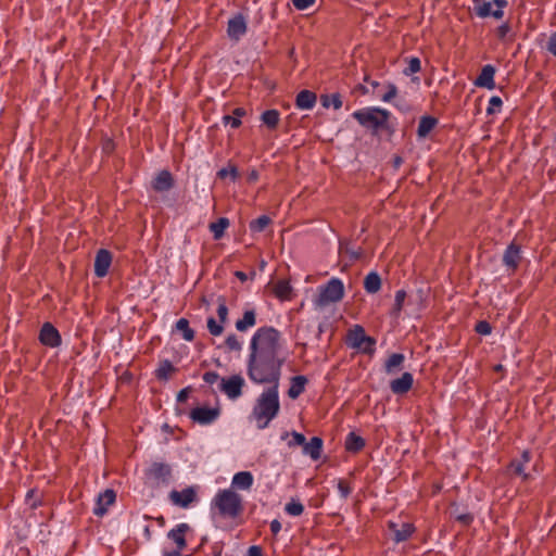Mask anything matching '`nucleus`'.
I'll return each mask as SVG.
<instances>
[{
  "label": "nucleus",
  "instance_id": "nucleus-1",
  "mask_svg": "<svg viewBox=\"0 0 556 556\" xmlns=\"http://www.w3.org/2000/svg\"><path fill=\"white\" fill-rule=\"evenodd\" d=\"M280 332L271 327L258 328L251 338L247 375L256 384L279 386L285 358L279 356Z\"/></svg>",
  "mask_w": 556,
  "mask_h": 556
},
{
  "label": "nucleus",
  "instance_id": "nucleus-2",
  "mask_svg": "<svg viewBox=\"0 0 556 556\" xmlns=\"http://www.w3.org/2000/svg\"><path fill=\"white\" fill-rule=\"evenodd\" d=\"M279 386H269L256 399L252 408L251 418L256 421V427L263 430L275 419L280 410Z\"/></svg>",
  "mask_w": 556,
  "mask_h": 556
},
{
  "label": "nucleus",
  "instance_id": "nucleus-3",
  "mask_svg": "<svg viewBox=\"0 0 556 556\" xmlns=\"http://www.w3.org/2000/svg\"><path fill=\"white\" fill-rule=\"evenodd\" d=\"M361 126L377 135L380 130H386L390 136L394 134V128L389 124L390 112L386 109L370 106L357 110L352 114Z\"/></svg>",
  "mask_w": 556,
  "mask_h": 556
},
{
  "label": "nucleus",
  "instance_id": "nucleus-4",
  "mask_svg": "<svg viewBox=\"0 0 556 556\" xmlns=\"http://www.w3.org/2000/svg\"><path fill=\"white\" fill-rule=\"evenodd\" d=\"M222 517L237 518L243 511L242 497L230 489L219 490L212 501Z\"/></svg>",
  "mask_w": 556,
  "mask_h": 556
},
{
  "label": "nucleus",
  "instance_id": "nucleus-5",
  "mask_svg": "<svg viewBox=\"0 0 556 556\" xmlns=\"http://www.w3.org/2000/svg\"><path fill=\"white\" fill-rule=\"evenodd\" d=\"M344 296V285L339 278H331L326 285L319 287V293L314 303L324 307L330 303L340 302Z\"/></svg>",
  "mask_w": 556,
  "mask_h": 556
},
{
  "label": "nucleus",
  "instance_id": "nucleus-6",
  "mask_svg": "<svg viewBox=\"0 0 556 556\" xmlns=\"http://www.w3.org/2000/svg\"><path fill=\"white\" fill-rule=\"evenodd\" d=\"M348 345L367 355H372L376 351L375 338L367 336L365 329L359 325H355L349 331Z\"/></svg>",
  "mask_w": 556,
  "mask_h": 556
},
{
  "label": "nucleus",
  "instance_id": "nucleus-7",
  "mask_svg": "<svg viewBox=\"0 0 556 556\" xmlns=\"http://www.w3.org/2000/svg\"><path fill=\"white\" fill-rule=\"evenodd\" d=\"M473 2V11L477 16L481 18L485 17H494L495 20H501L504 16L503 9L507 7V0H472Z\"/></svg>",
  "mask_w": 556,
  "mask_h": 556
},
{
  "label": "nucleus",
  "instance_id": "nucleus-8",
  "mask_svg": "<svg viewBox=\"0 0 556 556\" xmlns=\"http://www.w3.org/2000/svg\"><path fill=\"white\" fill-rule=\"evenodd\" d=\"M146 477L154 484H168L172 478V467L168 464L154 462L146 470Z\"/></svg>",
  "mask_w": 556,
  "mask_h": 556
},
{
  "label": "nucleus",
  "instance_id": "nucleus-9",
  "mask_svg": "<svg viewBox=\"0 0 556 556\" xmlns=\"http://www.w3.org/2000/svg\"><path fill=\"white\" fill-rule=\"evenodd\" d=\"M217 304V316L219 318V323H217L214 317H208L207 319L208 332L214 337L220 336L223 333L224 324L228 320V307L226 305L225 296H218Z\"/></svg>",
  "mask_w": 556,
  "mask_h": 556
},
{
  "label": "nucleus",
  "instance_id": "nucleus-10",
  "mask_svg": "<svg viewBox=\"0 0 556 556\" xmlns=\"http://www.w3.org/2000/svg\"><path fill=\"white\" fill-rule=\"evenodd\" d=\"M244 383V379L240 375H232L228 378L220 379L219 389L229 399L236 400L242 395Z\"/></svg>",
  "mask_w": 556,
  "mask_h": 556
},
{
  "label": "nucleus",
  "instance_id": "nucleus-11",
  "mask_svg": "<svg viewBox=\"0 0 556 556\" xmlns=\"http://www.w3.org/2000/svg\"><path fill=\"white\" fill-rule=\"evenodd\" d=\"M220 415V408L218 406L216 407H195L191 409L189 417L192 419L193 422H197L202 426L211 425L213 424Z\"/></svg>",
  "mask_w": 556,
  "mask_h": 556
},
{
  "label": "nucleus",
  "instance_id": "nucleus-12",
  "mask_svg": "<svg viewBox=\"0 0 556 556\" xmlns=\"http://www.w3.org/2000/svg\"><path fill=\"white\" fill-rule=\"evenodd\" d=\"M38 340L42 345L51 349L58 348L62 343L59 330L49 321L41 326Z\"/></svg>",
  "mask_w": 556,
  "mask_h": 556
},
{
  "label": "nucleus",
  "instance_id": "nucleus-13",
  "mask_svg": "<svg viewBox=\"0 0 556 556\" xmlns=\"http://www.w3.org/2000/svg\"><path fill=\"white\" fill-rule=\"evenodd\" d=\"M168 497L174 505L188 508L197 501V490L194 486H187L181 491L172 490Z\"/></svg>",
  "mask_w": 556,
  "mask_h": 556
},
{
  "label": "nucleus",
  "instance_id": "nucleus-14",
  "mask_svg": "<svg viewBox=\"0 0 556 556\" xmlns=\"http://www.w3.org/2000/svg\"><path fill=\"white\" fill-rule=\"evenodd\" d=\"M388 528L393 534V542L396 544L407 541L416 531L415 526L410 522L397 523L392 520L388 522Z\"/></svg>",
  "mask_w": 556,
  "mask_h": 556
},
{
  "label": "nucleus",
  "instance_id": "nucleus-15",
  "mask_svg": "<svg viewBox=\"0 0 556 556\" xmlns=\"http://www.w3.org/2000/svg\"><path fill=\"white\" fill-rule=\"evenodd\" d=\"M521 248L520 245L511 242L503 254V265L507 270L515 273L521 261Z\"/></svg>",
  "mask_w": 556,
  "mask_h": 556
},
{
  "label": "nucleus",
  "instance_id": "nucleus-16",
  "mask_svg": "<svg viewBox=\"0 0 556 556\" xmlns=\"http://www.w3.org/2000/svg\"><path fill=\"white\" fill-rule=\"evenodd\" d=\"M248 26L245 17L238 13L228 21L227 35L231 40L238 41L245 33Z\"/></svg>",
  "mask_w": 556,
  "mask_h": 556
},
{
  "label": "nucleus",
  "instance_id": "nucleus-17",
  "mask_svg": "<svg viewBox=\"0 0 556 556\" xmlns=\"http://www.w3.org/2000/svg\"><path fill=\"white\" fill-rule=\"evenodd\" d=\"M116 493L113 489H105L97 496L93 514L102 517L106 514L108 508L115 503Z\"/></svg>",
  "mask_w": 556,
  "mask_h": 556
},
{
  "label": "nucleus",
  "instance_id": "nucleus-18",
  "mask_svg": "<svg viewBox=\"0 0 556 556\" xmlns=\"http://www.w3.org/2000/svg\"><path fill=\"white\" fill-rule=\"evenodd\" d=\"M112 263V253L106 249H100L94 258V274L97 277L102 278L108 275L109 268Z\"/></svg>",
  "mask_w": 556,
  "mask_h": 556
},
{
  "label": "nucleus",
  "instance_id": "nucleus-19",
  "mask_svg": "<svg viewBox=\"0 0 556 556\" xmlns=\"http://www.w3.org/2000/svg\"><path fill=\"white\" fill-rule=\"evenodd\" d=\"M151 185L154 191L166 192L174 187L175 180L169 170L163 169L154 177Z\"/></svg>",
  "mask_w": 556,
  "mask_h": 556
},
{
  "label": "nucleus",
  "instance_id": "nucleus-20",
  "mask_svg": "<svg viewBox=\"0 0 556 556\" xmlns=\"http://www.w3.org/2000/svg\"><path fill=\"white\" fill-rule=\"evenodd\" d=\"M190 530L188 523H179L167 533V538L176 544V549L182 552L187 546L186 533Z\"/></svg>",
  "mask_w": 556,
  "mask_h": 556
},
{
  "label": "nucleus",
  "instance_id": "nucleus-21",
  "mask_svg": "<svg viewBox=\"0 0 556 556\" xmlns=\"http://www.w3.org/2000/svg\"><path fill=\"white\" fill-rule=\"evenodd\" d=\"M414 383V377L410 372H404L400 378H396L390 382V389L394 394L407 393Z\"/></svg>",
  "mask_w": 556,
  "mask_h": 556
},
{
  "label": "nucleus",
  "instance_id": "nucleus-22",
  "mask_svg": "<svg viewBox=\"0 0 556 556\" xmlns=\"http://www.w3.org/2000/svg\"><path fill=\"white\" fill-rule=\"evenodd\" d=\"M494 75H495V67L491 64H486L482 67L481 73L475 80V86L486 88V89H494L495 83H494Z\"/></svg>",
  "mask_w": 556,
  "mask_h": 556
},
{
  "label": "nucleus",
  "instance_id": "nucleus-23",
  "mask_svg": "<svg viewBox=\"0 0 556 556\" xmlns=\"http://www.w3.org/2000/svg\"><path fill=\"white\" fill-rule=\"evenodd\" d=\"M531 453L523 451L520 458L511 459L508 469L516 476L522 477L523 480H528L530 475L525 472V466L530 462Z\"/></svg>",
  "mask_w": 556,
  "mask_h": 556
},
{
  "label": "nucleus",
  "instance_id": "nucleus-24",
  "mask_svg": "<svg viewBox=\"0 0 556 556\" xmlns=\"http://www.w3.org/2000/svg\"><path fill=\"white\" fill-rule=\"evenodd\" d=\"M324 441L319 437H313L309 442H305L302 448L304 455H308L313 460H318L323 453Z\"/></svg>",
  "mask_w": 556,
  "mask_h": 556
},
{
  "label": "nucleus",
  "instance_id": "nucleus-25",
  "mask_svg": "<svg viewBox=\"0 0 556 556\" xmlns=\"http://www.w3.org/2000/svg\"><path fill=\"white\" fill-rule=\"evenodd\" d=\"M317 101L315 92L304 89L301 90L295 98V105L300 110H312Z\"/></svg>",
  "mask_w": 556,
  "mask_h": 556
},
{
  "label": "nucleus",
  "instance_id": "nucleus-26",
  "mask_svg": "<svg viewBox=\"0 0 556 556\" xmlns=\"http://www.w3.org/2000/svg\"><path fill=\"white\" fill-rule=\"evenodd\" d=\"M366 445L365 439L355 432H350L344 441V448L349 453L357 454L359 453Z\"/></svg>",
  "mask_w": 556,
  "mask_h": 556
},
{
  "label": "nucleus",
  "instance_id": "nucleus-27",
  "mask_svg": "<svg viewBox=\"0 0 556 556\" xmlns=\"http://www.w3.org/2000/svg\"><path fill=\"white\" fill-rule=\"evenodd\" d=\"M307 381V378L302 375L292 377L288 396L292 400L298 399L304 392Z\"/></svg>",
  "mask_w": 556,
  "mask_h": 556
},
{
  "label": "nucleus",
  "instance_id": "nucleus-28",
  "mask_svg": "<svg viewBox=\"0 0 556 556\" xmlns=\"http://www.w3.org/2000/svg\"><path fill=\"white\" fill-rule=\"evenodd\" d=\"M438 118L425 115L421 116L419 119L418 128H417V136L419 138H426L430 131L438 125Z\"/></svg>",
  "mask_w": 556,
  "mask_h": 556
},
{
  "label": "nucleus",
  "instance_id": "nucleus-29",
  "mask_svg": "<svg viewBox=\"0 0 556 556\" xmlns=\"http://www.w3.org/2000/svg\"><path fill=\"white\" fill-rule=\"evenodd\" d=\"M364 289L369 294H375L381 289V278L377 271H370L364 279Z\"/></svg>",
  "mask_w": 556,
  "mask_h": 556
},
{
  "label": "nucleus",
  "instance_id": "nucleus-30",
  "mask_svg": "<svg viewBox=\"0 0 556 556\" xmlns=\"http://www.w3.org/2000/svg\"><path fill=\"white\" fill-rule=\"evenodd\" d=\"M176 371L177 368L168 359H163L155 369V378L160 381H167L170 375Z\"/></svg>",
  "mask_w": 556,
  "mask_h": 556
},
{
  "label": "nucleus",
  "instance_id": "nucleus-31",
  "mask_svg": "<svg viewBox=\"0 0 556 556\" xmlns=\"http://www.w3.org/2000/svg\"><path fill=\"white\" fill-rule=\"evenodd\" d=\"M253 480L250 471H240L233 476L232 485L240 490H249L253 484Z\"/></svg>",
  "mask_w": 556,
  "mask_h": 556
},
{
  "label": "nucleus",
  "instance_id": "nucleus-32",
  "mask_svg": "<svg viewBox=\"0 0 556 556\" xmlns=\"http://www.w3.org/2000/svg\"><path fill=\"white\" fill-rule=\"evenodd\" d=\"M256 325V313L254 309L244 312L243 317L236 321V329L240 332L247 331L250 327Z\"/></svg>",
  "mask_w": 556,
  "mask_h": 556
},
{
  "label": "nucleus",
  "instance_id": "nucleus-33",
  "mask_svg": "<svg viewBox=\"0 0 556 556\" xmlns=\"http://www.w3.org/2000/svg\"><path fill=\"white\" fill-rule=\"evenodd\" d=\"M261 121L268 129L274 130L277 128L280 121V113L278 110H266L261 115Z\"/></svg>",
  "mask_w": 556,
  "mask_h": 556
},
{
  "label": "nucleus",
  "instance_id": "nucleus-34",
  "mask_svg": "<svg viewBox=\"0 0 556 556\" xmlns=\"http://www.w3.org/2000/svg\"><path fill=\"white\" fill-rule=\"evenodd\" d=\"M230 222L227 217H219L216 222L210 224L208 228L215 240L224 237L225 230L229 227Z\"/></svg>",
  "mask_w": 556,
  "mask_h": 556
},
{
  "label": "nucleus",
  "instance_id": "nucleus-35",
  "mask_svg": "<svg viewBox=\"0 0 556 556\" xmlns=\"http://www.w3.org/2000/svg\"><path fill=\"white\" fill-rule=\"evenodd\" d=\"M275 295L280 300H289L292 293V287L287 280H279L274 287Z\"/></svg>",
  "mask_w": 556,
  "mask_h": 556
},
{
  "label": "nucleus",
  "instance_id": "nucleus-36",
  "mask_svg": "<svg viewBox=\"0 0 556 556\" xmlns=\"http://www.w3.org/2000/svg\"><path fill=\"white\" fill-rule=\"evenodd\" d=\"M175 327L178 331H181L182 338L186 341L190 342L194 339L195 333H194V330L192 328H190L188 319H186V318L178 319Z\"/></svg>",
  "mask_w": 556,
  "mask_h": 556
},
{
  "label": "nucleus",
  "instance_id": "nucleus-37",
  "mask_svg": "<svg viewBox=\"0 0 556 556\" xmlns=\"http://www.w3.org/2000/svg\"><path fill=\"white\" fill-rule=\"evenodd\" d=\"M451 515L463 527H469L473 521V515L470 513L465 511L462 514H457V504H455V503L452 504Z\"/></svg>",
  "mask_w": 556,
  "mask_h": 556
},
{
  "label": "nucleus",
  "instance_id": "nucleus-38",
  "mask_svg": "<svg viewBox=\"0 0 556 556\" xmlns=\"http://www.w3.org/2000/svg\"><path fill=\"white\" fill-rule=\"evenodd\" d=\"M216 176L219 179H225V178L229 177L231 179V181L235 182L238 180L240 174H239L238 167L235 164L228 163V166L220 168L217 172Z\"/></svg>",
  "mask_w": 556,
  "mask_h": 556
},
{
  "label": "nucleus",
  "instance_id": "nucleus-39",
  "mask_svg": "<svg viewBox=\"0 0 556 556\" xmlns=\"http://www.w3.org/2000/svg\"><path fill=\"white\" fill-rule=\"evenodd\" d=\"M405 361V356L402 353H393L384 363V369L387 372H393L394 368L402 366Z\"/></svg>",
  "mask_w": 556,
  "mask_h": 556
},
{
  "label": "nucleus",
  "instance_id": "nucleus-40",
  "mask_svg": "<svg viewBox=\"0 0 556 556\" xmlns=\"http://www.w3.org/2000/svg\"><path fill=\"white\" fill-rule=\"evenodd\" d=\"M321 104L324 108L333 106L334 110H339L342 108V99L341 94L336 92L331 94L321 96Z\"/></svg>",
  "mask_w": 556,
  "mask_h": 556
},
{
  "label": "nucleus",
  "instance_id": "nucleus-41",
  "mask_svg": "<svg viewBox=\"0 0 556 556\" xmlns=\"http://www.w3.org/2000/svg\"><path fill=\"white\" fill-rule=\"evenodd\" d=\"M271 223V219L267 215H261L256 219L250 222V230L252 232H262Z\"/></svg>",
  "mask_w": 556,
  "mask_h": 556
},
{
  "label": "nucleus",
  "instance_id": "nucleus-42",
  "mask_svg": "<svg viewBox=\"0 0 556 556\" xmlns=\"http://www.w3.org/2000/svg\"><path fill=\"white\" fill-rule=\"evenodd\" d=\"M289 435L292 437V439L288 442V446L289 447H294V446H298V445H301L303 447V445L306 442L305 435L300 433V432H296V431H292L291 433H289L287 431L283 432L281 434V440H286Z\"/></svg>",
  "mask_w": 556,
  "mask_h": 556
},
{
  "label": "nucleus",
  "instance_id": "nucleus-43",
  "mask_svg": "<svg viewBox=\"0 0 556 556\" xmlns=\"http://www.w3.org/2000/svg\"><path fill=\"white\" fill-rule=\"evenodd\" d=\"M406 299L405 290L401 289L395 292L394 305L392 309V314L399 316L403 309V305Z\"/></svg>",
  "mask_w": 556,
  "mask_h": 556
},
{
  "label": "nucleus",
  "instance_id": "nucleus-44",
  "mask_svg": "<svg viewBox=\"0 0 556 556\" xmlns=\"http://www.w3.org/2000/svg\"><path fill=\"white\" fill-rule=\"evenodd\" d=\"M285 510L290 516H300L304 511V506L300 501L292 500L286 504Z\"/></svg>",
  "mask_w": 556,
  "mask_h": 556
},
{
  "label": "nucleus",
  "instance_id": "nucleus-45",
  "mask_svg": "<svg viewBox=\"0 0 556 556\" xmlns=\"http://www.w3.org/2000/svg\"><path fill=\"white\" fill-rule=\"evenodd\" d=\"M224 344L229 352H239L242 349L241 342L235 333H230Z\"/></svg>",
  "mask_w": 556,
  "mask_h": 556
},
{
  "label": "nucleus",
  "instance_id": "nucleus-46",
  "mask_svg": "<svg viewBox=\"0 0 556 556\" xmlns=\"http://www.w3.org/2000/svg\"><path fill=\"white\" fill-rule=\"evenodd\" d=\"M421 68V62L418 58H410L407 67L404 68L403 73L406 76L418 73Z\"/></svg>",
  "mask_w": 556,
  "mask_h": 556
},
{
  "label": "nucleus",
  "instance_id": "nucleus-47",
  "mask_svg": "<svg viewBox=\"0 0 556 556\" xmlns=\"http://www.w3.org/2000/svg\"><path fill=\"white\" fill-rule=\"evenodd\" d=\"M502 105H503V101L500 97H497V96L491 97V99L489 101V106L486 109V114L492 115V114L498 112L501 110Z\"/></svg>",
  "mask_w": 556,
  "mask_h": 556
},
{
  "label": "nucleus",
  "instance_id": "nucleus-48",
  "mask_svg": "<svg viewBox=\"0 0 556 556\" xmlns=\"http://www.w3.org/2000/svg\"><path fill=\"white\" fill-rule=\"evenodd\" d=\"M396 94H397V87L392 83H388L387 91L380 96V99L383 102H391L396 97Z\"/></svg>",
  "mask_w": 556,
  "mask_h": 556
},
{
  "label": "nucleus",
  "instance_id": "nucleus-49",
  "mask_svg": "<svg viewBox=\"0 0 556 556\" xmlns=\"http://www.w3.org/2000/svg\"><path fill=\"white\" fill-rule=\"evenodd\" d=\"M475 330L481 336H488L492 332V326L486 320H480L476 324Z\"/></svg>",
  "mask_w": 556,
  "mask_h": 556
},
{
  "label": "nucleus",
  "instance_id": "nucleus-50",
  "mask_svg": "<svg viewBox=\"0 0 556 556\" xmlns=\"http://www.w3.org/2000/svg\"><path fill=\"white\" fill-rule=\"evenodd\" d=\"M338 490H339L341 497L344 500L348 498L350 496V494L352 493V489H351L350 484L343 479H340L338 481Z\"/></svg>",
  "mask_w": 556,
  "mask_h": 556
},
{
  "label": "nucleus",
  "instance_id": "nucleus-51",
  "mask_svg": "<svg viewBox=\"0 0 556 556\" xmlns=\"http://www.w3.org/2000/svg\"><path fill=\"white\" fill-rule=\"evenodd\" d=\"M545 49L556 58V31H553L545 45Z\"/></svg>",
  "mask_w": 556,
  "mask_h": 556
},
{
  "label": "nucleus",
  "instance_id": "nucleus-52",
  "mask_svg": "<svg viewBox=\"0 0 556 556\" xmlns=\"http://www.w3.org/2000/svg\"><path fill=\"white\" fill-rule=\"evenodd\" d=\"M316 0H292L294 8L304 11L315 3Z\"/></svg>",
  "mask_w": 556,
  "mask_h": 556
},
{
  "label": "nucleus",
  "instance_id": "nucleus-53",
  "mask_svg": "<svg viewBox=\"0 0 556 556\" xmlns=\"http://www.w3.org/2000/svg\"><path fill=\"white\" fill-rule=\"evenodd\" d=\"M223 123L225 125H230L232 128H239L242 124L241 119L231 115L223 116Z\"/></svg>",
  "mask_w": 556,
  "mask_h": 556
},
{
  "label": "nucleus",
  "instance_id": "nucleus-54",
  "mask_svg": "<svg viewBox=\"0 0 556 556\" xmlns=\"http://www.w3.org/2000/svg\"><path fill=\"white\" fill-rule=\"evenodd\" d=\"M219 379V375L216 371H206L203 375V380L208 383L213 384Z\"/></svg>",
  "mask_w": 556,
  "mask_h": 556
},
{
  "label": "nucleus",
  "instance_id": "nucleus-55",
  "mask_svg": "<svg viewBox=\"0 0 556 556\" xmlns=\"http://www.w3.org/2000/svg\"><path fill=\"white\" fill-rule=\"evenodd\" d=\"M510 30L508 23H503L496 28V35L500 39H504Z\"/></svg>",
  "mask_w": 556,
  "mask_h": 556
},
{
  "label": "nucleus",
  "instance_id": "nucleus-56",
  "mask_svg": "<svg viewBox=\"0 0 556 556\" xmlns=\"http://www.w3.org/2000/svg\"><path fill=\"white\" fill-rule=\"evenodd\" d=\"M115 150V143L112 139L108 138L102 143V151L106 154L113 153Z\"/></svg>",
  "mask_w": 556,
  "mask_h": 556
},
{
  "label": "nucleus",
  "instance_id": "nucleus-57",
  "mask_svg": "<svg viewBox=\"0 0 556 556\" xmlns=\"http://www.w3.org/2000/svg\"><path fill=\"white\" fill-rule=\"evenodd\" d=\"M247 556H263V549L258 545H252L249 547Z\"/></svg>",
  "mask_w": 556,
  "mask_h": 556
},
{
  "label": "nucleus",
  "instance_id": "nucleus-58",
  "mask_svg": "<svg viewBox=\"0 0 556 556\" xmlns=\"http://www.w3.org/2000/svg\"><path fill=\"white\" fill-rule=\"evenodd\" d=\"M191 390V387H187V388H184L181 389L178 394H177V401L178 402H185L187 401L188 396H189V392Z\"/></svg>",
  "mask_w": 556,
  "mask_h": 556
},
{
  "label": "nucleus",
  "instance_id": "nucleus-59",
  "mask_svg": "<svg viewBox=\"0 0 556 556\" xmlns=\"http://www.w3.org/2000/svg\"><path fill=\"white\" fill-rule=\"evenodd\" d=\"M258 178H260L258 172L255 168H253L249 172L247 180L249 184H254L258 180Z\"/></svg>",
  "mask_w": 556,
  "mask_h": 556
},
{
  "label": "nucleus",
  "instance_id": "nucleus-60",
  "mask_svg": "<svg viewBox=\"0 0 556 556\" xmlns=\"http://www.w3.org/2000/svg\"><path fill=\"white\" fill-rule=\"evenodd\" d=\"M281 530V523L279 520L277 519H274L271 522H270V531L274 535H277Z\"/></svg>",
  "mask_w": 556,
  "mask_h": 556
},
{
  "label": "nucleus",
  "instance_id": "nucleus-61",
  "mask_svg": "<svg viewBox=\"0 0 556 556\" xmlns=\"http://www.w3.org/2000/svg\"><path fill=\"white\" fill-rule=\"evenodd\" d=\"M232 113L235 117L241 119V117L245 115V110L243 108H236Z\"/></svg>",
  "mask_w": 556,
  "mask_h": 556
},
{
  "label": "nucleus",
  "instance_id": "nucleus-62",
  "mask_svg": "<svg viewBox=\"0 0 556 556\" xmlns=\"http://www.w3.org/2000/svg\"><path fill=\"white\" fill-rule=\"evenodd\" d=\"M345 252L350 254L351 256V260H358L361 257V252H357V251H352V250H349L348 248L345 249Z\"/></svg>",
  "mask_w": 556,
  "mask_h": 556
},
{
  "label": "nucleus",
  "instance_id": "nucleus-63",
  "mask_svg": "<svg viewBox=\"0 0 556 556\" xmlns=\"http://www.w3.org/2000/svg\"><path fill=\"white\" fill-rule=\"evenodd\" d=\"M235 275H236V277H237L240 281H242V282L247 281V279H248L247 274H245V273H243V271H239V270H238V271H236V273H235Z\"/></svg>",
  "mask_w": 556,
  "mask_h": 556
},
{
  "label": "nucleus",
  "instance_id": "nucleus-64",
  "mask_svg": "<svg viewBox=\"0 0 556 556\" xmlns=\"http://www.w3.org/2000/svg\"><path fill=\"white\" fill-rule=\"evenodd\" d=\"M181 553L179 549H174L172 552H164V556H181Z\"/></svg>",
  "mask_w": 556,
  "mask_h": 556
}]
</instances>
